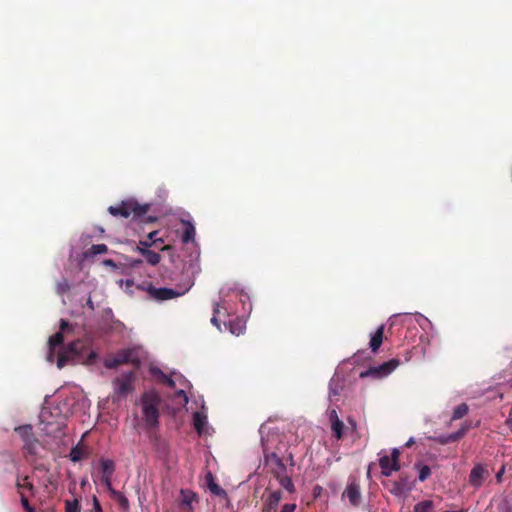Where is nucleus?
I'll list each match as a JSON object with an SVG mask.
<instances>
[{
    "mask_svg": "<svg viewBox=\"0 0 512 512\" xmlns=\"http://www.w3.org/2000/svg\"><path fill=\"white\" fill-rule=\"evenodd\" d=\"M399 456L400 451L394 448L391 452V457L384 455L379 459L382 475L389 477L393 472L400 470Z\"/></svg>",
    "mask_w": 512,
    "mask_h": 512,
    "instance_id": "ddd939ff",
    "label": "nucleus"
},
{
    "mask_svg": "<svg viewBox=\"0 0 512 512\" xmlns=\"http://www.w3.org/2000/svg\"><path fill=\"white\" fill-rule=\"evenodd\" d=\"M229 330L233 335L239 336L245 330V324L240 319L230 321L229 322Z\"/></svg>",
    "mask_w": 512,
    "mask_h": 512,
    "instance_id": "c85d7f7f",
    "label": "nucleus"
},
{
    "mask_svg": "<svg viewBox=\"0 0 512 512\" xmlns=\"http://www.w3.org/2000/svg\"><path fill=\"white\" fill-rule=\"evenodd\" d=\"M501 512H512V505L508 502L503 503V505L500 507Z\"/></svg>",
    "mask_w": 512,
    "mask_h": 512,
    "instance_id": "c03bdc74",
    "label": "nucleus"
},
{
    "mask_svg": "<svg viewBox=\"0 0 512 512\" xmlns=\"http://www.w3.org/2000/svg\"><path fill=\"white\" fill-rule=\"evenodd\" d=\"M468 411L469 407L465 403L456 406L453 410L451 420L454 421L463 418L468 413Z\"/></svg>",
    "mask_w": 512,
    "mask_h": 512,
    "instance_id": "c756f323",
    "label": "nucleus"
},
{
    "mask_svg": "<svg viewBox=\"0 0 512 512\" xmlns=\"http://www.w3.org/2000/svg\"><path fill=\"white\" fill-rule=\"evenodd\" d=\"M400 364L399 359L393 358L387 362H384L378 366L369 367L367 370L360 373V378L373 377V378H384L391 374Z\"/></svg>",
    "mask_w": 512,
    "mask_h": 512,
    "instance_id": "1a4fd4ad",
    "label": "nucleus"
},
{
    "mask_svg": "<svg viewBox=\"0 0 512 512\" xmlns=\"http://www.w3.org/2000/svg\"><path fill=\"white\" fill-rule=\"evenodd\" d=\"M98 355L95 351H90L87 358H86V363L87 364H93L96 362V359H97Z\"/></svg>",
    "mask_w": 512,
    "mask_h": 512,
    "instance_id": "ea45409f",
    "label": "nucleus"
},
{
    "mask_svg": "<svg viewBox=\"0 0 512 512\" xmlns=\"http://www.w3.org/2000/svg\"><path fill=\"white\" fill-rule=\"evenodd\" d=\"M205 480H206V485H207V488L209 489V491L211 492V494L215 495V496H219V497H226L227 496V493L226 491L221 488L216 482H215V479H214V476L211 472H208L205 476Z\"/></svg>",
    "mask_w": 512,
    "mask_h": 512,
    "instance_id": "aec40b11",
    "label": "nucleus"
},
{
    "mask_svg": "<svg viewBox=\"0 0 512 512\" xmlns=\"http://www.w3.org/2000/svg\"><path fill=\"white\" fill-rule=\"evenodd\" d=\"M431 475V469L427 465L419 466V480L421 482L425 481Z\"/></svg>",
    "mask_w": 512,
    "mask_h": 512,
    "instance_id": "72a5a7b5",
    "label": "nucleus"
},
{
    "mask_svg": "<svg viewBox=\"0 0 512 512\" xmlns=\"http://www.w3.org/2000/svg\"><path fill=\"white\" fill-rule=\"evenodd\" d=\"M275 479L279 482L280 486L285 489L289 493L295 492V485L292 481V478L286 473L282 474L279 477H275Z\"/></svg>",
    "mask_w": 512,
    "mask_h": 512,
    "instance_id": "bb28decb",
    "label": "nucleus"
},
{
    "mask_svg": "<svg viewBox=\"0 0 512 512\" xmlns=\"http://www.w3.org/2000/svg\"><path fill=\"white\" fill-rule=\"evenodd\" d=\"M414 444V439L413 438H410L407 443H406V447H411L412 445Z\"/></svg>",
    "mask_w": 512,
    "mask_h": 512,
    "instance_id": "864d4df0",
    "label": "nucleus"
},
{
    "mask_svg": "<svg viewBox=\"0 0 512 512\" xmlns=\"http://www.w3.org/2000/svg\"><path fill=\"white\" fill-rule=\"evenodd\" d=\"M193 284H194L193 282H189V285L185 290H183L182 292H178L172 288H166V287L156 288L151 283H149L147 285L146 290H147L148 294L150 295V297L153 298L154 300L166 301V300L174 299L176 297L183 295L185 292H187L193 286Z\"/></svg>",
    "mask_w": 512,
    "mask_h": 512,
    "instance_id": "9b49d317",
    "label": "nucleus"
},
{
    "mask_svg": "<svg viewBox=\"0 0 512 512\" xmlns=\"http://www.w3.org/2000/svg\"><path fill=\"white\" fill-rule=\"evenodd\" d=\"M108 251V247L105 244H94L87 249L83 254L85 258H93L99 254H105Z\"/></svg>",
    "mask_w": 512,
    "mask_h": 512,
    "instance_id": "a878e982",
    "label": "nucleus"
},
{
    "mask_svg": "<svg viewBox=\"0 0 512 512\" xmlns=\"http://www.w3.org/2000/svg\"><path fill=\"white\" fill-rule=\"evenodd\" d=\"M20 502H21V505L24 508V510H27L31 506L29 504L28 498L25 496L24 493H21V495H20Z\"/></svg>",
    "mask_w": 512,
    "mask_h": 512,
    "instance_id": "a19ab883",
    "label": "nucleus"
},
{
    "mask_svg": "<svg viewBox=\"0 0 512 512\" xmlns=\"http://www.w3.org/2000/svg\"><path fill=\"white\" fill-rule=\"evenodd\" d=\"M16 488H17L19 495H21V493H23V489L28 490L32 495H34V493H35V487H34L33 483L29 480L28 476H24L23 478H17Z\"/></svg>",
    "mask_w": 512,
    "mask_h": 512,
    "instance_id": "393cba45",
    "label": "nucleus"
},
{
    "mask_svg": "<svg viewBox=\"0 0 512 512\" xmlns=\"http://www.w3.org/2000/svg\"><path fill=\"white\" fill-rule=\"evenodd\" d=\"M196 234V230L194 225L189 221H183V232H182V242L189 243L194 241Z\"/></svg>",
    "mask_w": 512,
    "mask_h": 512,
    "instance_id": "5701e85b",
    "label": "nucleus"
},
{
    "mask_svg": "<svg viewBox=\"0 0 512 512\" xmlns=\"http://www.w3.org/2000/svg\"><path fill=\"white\" fill-rule=\"evenodd\" d=\"M135 373L126 372L113 381L114 394L117 399H124L134 390Z\"/></svg>",
    "mask_w": 512,
    "mask_h": 512,
    "instance_id": "423d86ee",
    "label": "nucleus"
},
{
    "mask_svg": "<svg viewBox=\"0 0 512 512\" xmlns=\"http://www.w3.org/2000/svg\"><path fill=\"white\" fill-rule=\"evenodd\" d=\"M122 364H133L138 367L140 360L134 349L128 348L118 351L115 356L107 358L104 365L108 369H114Z\"/></svg>",
    "mask_w": 512,
    "mask_h": 512,
    "instance_id": "39448f33",
    "label": "nucleus"
},
{
    "mask_svg": "<svg viewBox=\"0 0 512 512\" xmlns=\"http://www.w3.org/2000/svg\"><path fill=\"white\" fill-rule=\"evenodd\" d=\"M219 313V304L216 303L214 308H213V316L211 318V323L216 326L218 329H220V323H219V320L216 316V314Z\"/></svg>",
    "mask_w": 512,
    "mask_h": 512,
    "instance_id": "f704fd0d",
    "label": "nucleus"
},
{
    "mask_svg": "<svg viewBox=\"0 0 512 512\" xmlns=\"http://www.w3.org/2000/svg\"><path fill=\"white\" fill-rule=\"evenodd\" d=\"M155 241H157V247H155L156 249L161 250V251L171 249V247L169 245L162 246V243H163L162 239L159 238V239H156Z\"/></svg>",
    "mask_w": 512,
    "mask_h": 512,
    "instance_id": "79ce46f5",
    "label": "nucleus"
},
{
    "mask_svg": "<svg viewBox=\"0 0 512 512\" xmlns=\"http://www.w3.org/2000/svg\"><path fill=\"white\" fill-rule=\"evenodd\" d=\"M487 473V470L484 465L482 464H476L469 475V483L475 487L479 488L484 481V476Z\"/></svg>",
    "mask_w": 512,
    "mask_h": 512,
    "instance_id": "a211bd4d",
    "label": "nucleus"
},
{
    "mask_svg": "<svg viewBox=\"0 0 512 512\" xmlns=\"http://www.w3.org/2000/svg\"><path fill=\"white\" fill-rule=\"evenodd\" d=\"M59 328V331L52 335L48 341L49 353L47 355V360L49 362L54 361L55 348L63 344L64 335H68L73 331V326L65 319L60 320Z\"/></svg>",
    "mask_w": 512,
    "mask_h": 512,
    "instance_id": "6e6552de",
    "label": "nucleus"
},
{
    "mask_svg": "<svg viewBox=\"0 0 512 512\" xmlns=\"http://www.w3.org/2000/svg\"><path fill=\"white\" fill-rule=\"evenodd\" d=\"M413 512H434V503L432 500H423L414 506Z\"/></svg>",
    "mask_w": 512,
    "mask_h": 512,
    "instance_id": "cd10ccee",
    "label": "nucleus"
},
{
    "mask_svg": "<svg viewBox=\"0 0 512 512\" xmlns=\"http://www.w3.org/2000/svg\"><path fill=\"white\" fill-rule=\"evenodd\" d=\"M85 343L82 340H75L64 346L57 358V367L62 369L68 362L77 360L84 351Z\"/></svg>",
    "mask_w": 512,
    "mask_h": 512,
    "instance_id": "7ed1b4c3",
    "label": "nucleus"
},
{
    "mask_svg": "<svg viewBox=\"0 0 512 512\" xmlns=\"http://www.w3.org/2000/svg\"><path fill=\"white\" fill-rule=\"evenodd\" d=\"M163 383L171 389H174L176 386L175 381L168 377L167 375H163Z\"/></svg>",
    "mask_w": 512,
    "mask_h": 512,
    "instance_id": "58836bf2",
    "label": "nucleus"
},
{
    "mask_svg": "<svg viewBox=\"0 0 512 512\" xmlns=\"http://www.w3.org/2000/svg\"><path fill=\"white\" fill-rule=\"evenodd\" d=\"M141 264H142V260H133V261L131 262V266H132V267H138V266H139V265H141Z\"/></svg>",
    "mask_w": 512,
    "mask_h": 512,
    "instance_id": "8fccbe9b",
    "label": "nucleus"
},
{
    "mask_svg": "<svg viewBox=\"0 0 512 512\" xmlns=\"http://www.w3.org/2000/svg\"><path fill=\"white\" fill-rule=\"evenodd\" d=\"M339 395V392L336 388H333L332 387V384H330V397L332 396H338Z\"/></svg>",
    "mask_w": 512,
    "mask_h": 512,
    "instance_id": "09e8293b",
    "label": "nucleus"
},
{
    "mask_svg": "<svg viewBox=\"0 0 512 512\" xmlns=\"http://www.w3.org/2000/svg\"><path fill=\"white\" fill-rule=\"evenodd\" d=\"M65 512H80V503L78 499L65 500Z\"/></svg>",
    "mask_w": 512,
    "mask_h": 512,
    "instance_id": "473e14b6",
    "label": "nucleus"
},
{
    "mask_svg": "<svg viewBox=\"0 0 512 512\" xmlns=\"http://www.w3.org/2000/svg\"><path fill=\"white\" fill-rule=\"evenodd\" d=\"M282 498L283 493L281 490H271L267 487L262 495V512H277Z\"/></svg>",
    "mask_w": 512,
    "mask_h": 512,
    "instance_id": "4468645a",
    "label": "nucleus"
},
{
    "mask_svg": "<svg viewBox=\"0 0 512 512\" xmlns=\"http://www.w3.org/2000/svg\"><path fill=\"white\" fill-rule=\"evenodd\" d=\"M329 419L331 423H333L334 420L339 419L336 410L333 409L329 412Z\"/></svg>",
    "mask_w": 512,
    "mask_h": 512,
    "instance_id": "a18cd8bd",
    "label": "nucleus"
},
{
    "mask_svg": "<svg viewBox=\"0 0 512 512\" xmlns=\"http://www.w3.org/2000/svg\"><path fill=\"white\" fill-rule=\"evenodd\" d=\"M93 506L90 512H103L101 504L96 496H93Z\"/></svg>",
    "mask_w": 512,
    "mask_h": 512,
    "instance_id": "c9c22d12",
    "label": "nucleus"
},
{
    "mask_svg": "<svg viewBox=\"0 0 512 512\" xmlns=\"http://www.w3.org/2000/svg\"><path fill=\"white\" fill-rule=\"evenodd\" d=\"M25 511H26V512H36V511H35V509H34L32 506H30V508H28V509H27V510H25Z\"/></svg>",
    "mask_w": 512,
    "mask_h": 512,
    "instance_id": "4d7b16f0",
    "label": "nucleus"
},
{
    "mask_svg": "<svg viewBox=\"0 0 512 512\" xmlns=\"http://www.w3.org/2000/svg\"><path fill=\"white\" fill-rule=\"evenodd\" d=\"M505 424L512 432V414H510L509 417L506 419Z\"/></svg>",
    "mask_w": 512,
    "mask_h": 512,
    "instance_id": "de8ad7c7",
    "label": "nucleus"
},
{
    "mask_svg": "<svg viewBox=\"0 0 512 512\" xmlns=\"http://www.w3.org/2000/svg\"><path fill=\"white\" fill-rule=\"evenodd\" d=\"M90 453V449L86 445H84L82 441H80L76 446L72 447L68 455V458L72 462L76 463L81 460L89 458Z\"/></svg>",
    "mask_w": 512,
    "mask_h": 512,
    "instance_id": "f3484780",
    "label": "nucleus"
},
{
    "mask_svg": "<svg viewBox=\"0 0 512 512\" xmlns=\"http://www.w3.org/2000/svg\"><path fill=\"white\" fill-rule=\"evenodd\" d=\"M109 490L111 492L112 498L118 503L119 507L123 511H129L130 503H129L128 498L123 493L116 491V490L112 489L111 487L109 488Z\"/></svg>",
    "mask_w": 512,
    "mask_h": 512,
    "instance_id": "b1692460",
    "label": "nucleus"
},
{
    "mask_svg": "<svg viewBox=\"0 0 512 512\" xmlns=\"http://www.w3.org/2000/svg\"><path fill=\"white\" fill-rule=\"evenodd\" d=\"M136 250L145 258L146 262L151 266H156L161 261L160 254L153 250L142 248L141 246H137Z\"/></svg>",
    "mask_w": 512,
    "mask_h": 512,
    "instance_id": "412c9836",
    "label": "nucleus"
},
{
    "mask_svg": "<svg viewBox=\"0 0 512 512\" xmlns=\"http://www.w3.org/2000/svg\"><path fill=\"white\" fill-rule=\"evenodd\" d=\"M151 372L154 376L160 378L161 382L163 383V375L165 374L159 368H153Z\"/></svg>",
    "mask_w": 512,
    "mask_h": 512,
    "instance_id": "37998d69",
    "label": "nucleus"
},
{
    "mask_svg": "<svg viewBox=\"0 0 512 512\" xmlns=\"http://www.w3.org/2000/svg\"><path fill=\"white\" fill-rule=\"evenodd\" d=\"M158 234L157 231H152L148 234V238L151 239V240H156L155 239V236Z\"/></svg>",
    "mask_w": 512,
    "mask_h": 512,
    "instance_id": "3c124183",
    "label": "nucleus"
},
{
    "mask_svg": "<svg viewBox=\"0 0 512 512\" xmlns=\"http://www.w3.org/2000/svg\"><path fill=\"white\" fill-rule=\"evenodd\" d=\"M142 414L147 429L157 428L159 425L160 397L155 392H145L141 397Z\"/></svg>",
    "mask_w": 512,
    "mask_h": 512,
    "instance_id": "f257e3e1",
    "label": "nucleus"
},
{
    "mask_svg": "<svg viewBox=\"0 0 512 512\" xmlns=\"http://www.w3.org/2000/svg\"><path fill=\"white\" fill-rule=\"evenodd\" d=\"M86 304H87V306H89L90 309H92V310L94 309V305H93V302H92L91 298H88Z\"/></svg>",
    "mask_w": 512,
    "mask_h": 512,
    "instance_id": "603ef678",
    "label": "nucleus"
},
{
    "mask_svg": "<svg viewBox=\"0 0 512 512\" xmlns=\"http://www.w3.org/2000/svg\"><path fill=\"white\" fill-rule=\"evenodd\" d=\"M343 428L344 423L340 419H336L331 423L332 432L337 439L342 438Z\"/></svg>",
    "mask_w": 512,
    "mask_h": 512,
    "instance_id": "7c9ffc66",
    "label": "nucleus"
},
{
    "mask_svg": "<svg viewBox=\"0 0 512 512\" xmlns=\"http://www.w3.org/2000/svg\"><path fill=\"white\" fill-rule=\"evenodd\" d=\"M142 248L149 249L150 247H157V241L148 242V240H142L139 242V245Z\"/></svg>",
    "mask_w": 512,
    "mask_h": 512,
    "instance_id": "4c0bfd02",
    "label": "nucleus"
},
{
    "mask_svg": "<svg viewBox=\"0 0 512 512\" xmlns=\"http://www.w3.org/2000/svg\"><path fill=\"white\" fill-rule=\"evenodd\" d=\"M385 487L392 495L400 497L411 491L413 482L408 474L401 473L398 480L387 481Z\"/></svg>",
    "mask_w": 512,
    "mask_h": 512,
    "instance_id": "9d476101",
    "label": "nucleus"
},
{
    "mask_svg": "<svg viewBox=\"0 0 512 512\" xmlns=\"http://www.w3.org/2000/svg\"><path fill=\"white\" fill-rule=\"evenodd\" d=\"M347 498L353 507H358L362 500L361 486L359 480L350 476L347 485L342 493V499Z\"/></svg>",
    "mask_w": 512,
    "mask_h": 512,
    "instance_id": "f8f14e48",
    "label": "nucleus"
},
{
    "mask_svg": "<svg viewBox=\"0 0 512 512\" xmlns=\"http://www.w3.org/2000/svg\"><path fill=\"white\" fill-rule=\"evenodd\" d=\"M149 209V204H139L137 201L130 199L122 201L116 206H110L108 211L115 217L128 218L132 215L134 219H141Z\"/></svg>",
    "mask_w": 512,
    "mask_h": 512,
    "instance_id": "f03ea898",
    "label": "nucleus"
},
{
    "mask_svg": "<svg viewBox=\"0 0 512 512\" xmlns=\"http://www.w3.org/2000/svg\"><path fill=\"white\" fill-rule=\"evenodd\" d=\"M262 443L265 456V463L269 467V471L273 475V477H279L282 474L286 473L287 467L283 462V458H281L278 455L277 451L268 452V444H266L264 441H262Z\"/></svg>",
    "mask_w": 512,
    "mask_h": 512,
    "instance_id": "0eeeda50",
    "label": "nucleus"
},
{
    "mask_svg": "<svg viewBox=\"0 0 512 512\" xmlns=\"http://www.w3.org/2000/svg\"><path fill=\"white\" fill-rule=\"evenodd\" d=\"M296 508L295 503H286L281 507L280 512H295Z\"/></svg>",
    "mask_w": 512,
    "mask_h": 512,
    "instance_id": "e433bc0d",
    "label": "nucleus"
},
{
    "mask_svg": "<svg viewBox=\"0 0 512 512\" xmlns=\"http://www.w3.org/2000/svg\"><path fill=\"white\" fill-rule=\"evenodd\" d=\"M470 428H471L470 423L465 421L461 425V427L458 431L451 433L449 435L434 436V437H431L430 439L437 442L438 444H441V445H446L451 442H457L466 435V433L469 431Z\"/></svg>",
    "mask_w": 512,
    "mask_h": 512,
    "instance_id": "2eb2a0df",
    "label": "nucleus"
},
{
    "mask_svg": "<svg viewBox=\"0 0 512 512\" xmlns=\"http://www.w3.org/2000/svg\"><path fill=\"white\" fill-rule=\"evenodd\" d=\"M199 502L198 495L190 489L180 490V506L185 512H194V504Z\"/></svg>",
    "mask_w": 512,
    "mask_h": 512,
    "instance_id": "dca6fc26",
    "label": "nucleus"
},
{
    "mask_svg": "<svg viewBox=\"0 0 512 512\" xmlns=\"http://www.w3.org/2000/svg\"><path fill=\"white\" fill-rule=\"evenodd\" d=\"M383 336H384V326L381 325L377 328L375 333L371 336L369 346H370V349L372 350V352L376 353L379 350V348L383 342Z\"/></svg>",
    "mask_w": 512,
    "mask_h": 512,
    "instance_id": "4be33fe9",
    "label": "nucleus"
},
{
    "mask_svg": "<svg viewBox=\"0 0 512 512\" xmlns=\"http://www.w3.org/2000/svg\"><path fill=\"white\" fill-rule=\"evenodd\" d=\"M100 468L103 473L102 480L105 484L110 488L111 486V476L115 471V463L111 459H101L100 460Z\"/></svg>",
    "mask_w": 512,
    "mask_h": 512,
    "instance_id": "6ab92c4d",
    "label": "nucleus"
},
{
    "mask_svg": "<svg viewBox=\"0 0 512 512\" xmlns=\"http://www.w3.org/2000/svg\"><path fill=\"white\" fill-rule=\"evenodd\" d=\"M15 432L23 441V450L32 456L38 454L41 446L39 440L35 437L31 425H23L15 428Z\"/></svg>",
    "mask_w": 512,
    "mask_h": 512,
    "instance_id": "20e7f679",
    "label": "nucleus"
},
{
    "mask_svg": "<svg viewBox=\"0 0 512 512\" xmlns=\"http://www.w3.org/2000/svg\"><path fill=\"white\" fill-rule=\"evenodd\" d=\"M287 453V456H286V460L290 463V465H294V455L292 452H289V451H286Z\"/></svg>",
    "mask_w": 512,
    "mask_h": 512,
    "instance_id": "49530a36",
    "label": "nucleus"
},
{
    "mask_svg": "<svg viewBox=\"0 0 512 512\" xmlns=\"http://www.w3.org/2000/svg\"><path fill=\"white\" fill-rule=\"evenodd\" d=\"M205 417H203L200 413L198 412H195L194 415H193V425L195 427V429L197 430V432L199 434L202 433V430H203V427L205 425Z\"/></svg>",
    "mask_w": 512,
    "mask_h": 512,
    "instance_id": "2f4dec72",
    "label": "nucleus"
},
{
    "mask_svg": "<svg viewBox=\"0 0 512 512\" xmlns=\"http://www.w3.org/2000/svg\"><path fill=\"white\" fill-rule=\"evenodd\" d=\"M501 473H502V472H499V473L497 474V479H498V480L501 478Z\"/></svg>",
    "mask_w": 512,
    "mask_h": 512,
    "instance_id": "13d9d810",
    "label": "nucleus"
},
{
    "mask_svg": "<svg viewBox=\"0 0 512 512\" xmlns=\"http://www.w3.org/2000/svg\"><path fill=\"white\" fill-rule=\"evenodd\" d=\"M105 264L106 265H114L113 261L112 260H106L105 261Z\"/></svg>",
    "mask_w": 512,
    "mask_h": 512,
    "instance_id": "6e6d98bb",
    "label": "nucleus"
},
{
    "mask_svg": "<svg viewBox=\"0 0 512 512\" xmlns=\"http://www.w3.org/2000/svg\"><path fill=\"white\" fill-rule=\"evenodd\" d=\"M155 220H156V218H155V217H151V216H149V217H147V218L145 219V222H149V223H150V222H154Z\"/></svg>",
    "mask_w": 512,
    "mask_h": 512,
    "instance_id": "5fc2aeb1",
    "label": "nucleus"
}]
</instances>
